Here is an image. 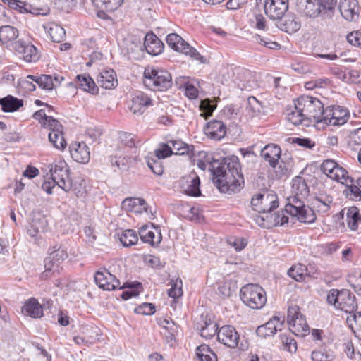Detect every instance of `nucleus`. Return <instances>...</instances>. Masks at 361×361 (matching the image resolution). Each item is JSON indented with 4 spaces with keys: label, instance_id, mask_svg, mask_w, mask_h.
<instances>
[{
    "label": "nucleus",
    "instance_id": "1a4fd4ad",
    "mask_svg": "<svg viewBox=\"0 0 361 361\" xmlns=\"http://www.w3.org/2000/svg\"><path fill=\"white\" fill-rule=\"evenodd\" d=\"M349 111L341 106H331L324 109L323 114L319 122L327 126H340L348 121Z\"/></svg>",
    "mask_w": 361,
    "mask_h": 361
},
{
    "label": "nucleus",
    "instance_id": "680f3d73",
    "mask_svg": "<svg viewBox=\"0 0 361 361\" xmlns=\"http://www.w3.org/2000/svg\"><path fill=\"white\" fill-rule=\"evenodd\" d=\"M121 287H123L122 288H124L126 287L131 288L130 290H125L122 293L121 298H122V299H123L125 300H128V299L131 298L132 297L137 296L142 289L141 283H138V282L135 285H133V284H128V286L123 285V286H121Z\"/></svg>",
    "mask_w": 361,
    "mask_h": 361
},
{
    "label": "nucleus",
    "instance_id": "2eb2a0df",
    "mask_svg": "<svg viewBox=\"0 0 361 361\" xmlns=\"http://www.w3.org/2000/svg\"><path fill=\"white\" fill-rule=\"evenodd\" d=\"M13 49L20 58L27 63L37 62L40 58L37 47L31 42L18 40L14 43Z\"/></svg>",
    "mask_w": 361,
    "mask_h": 361
},
{
    "label": "nucleus",
    "instance_id": "20e7f679",
    "mask_svg": "<svg viewBox=\"0 0 361 361\" xmlns=\"http://www.w3.org/2000/svg\"><path fill=\"white\" fill-rule=\"evenodd\" d=\"M243 302L254 310L262 308L267 303V297L264 288L255 283H248L243 286L240 291Z\"/></svg>",
    "mask_w": 361,
    "mask_h": 361
},
{
    "label": "nucleus",
    "instance_id": "a878e982",
    "mask_svg": "<svg viewBox=\"0 0 361 361\" xmlns=\"http://www.w3.org/2000/svg\"><path fill=\"white\" fill-rule=\"evenodd\" d=\"M8 5L12 9L20 13L30 12L35 15L45 16L49 12V8L47 6L30 8V6L27 4L20 0H8Z\"/></svg>",
    "mask_w": 361,
    "mask_h": 361
},
{
    "label": "nucleus",
    "instance_id": "f8f14e48",
    "mask_svg": "<svg viewBox=\"0 0 361 361\" xmlns=\"http://www.w3.org/2000/svg\"><path fill=\"white\" fill-rule=\"evenodd\" d=\"M251 205L252 209L257 212H270L278 207V197L274 192L263 191L253 195Z\"/></svg>",
    "mask_w": 361,
    "mask_h": 361
},
{
    "label": "nucleus",
    "instance_id": "603ef678",
    "mask_svg": "<svg viewBox=\"0 0 361 361\" xmlns=\"http://www.w3.org/2000/svg\"><path fill=\"white\" fill-rule=\"evenodd\" d=\"M286 119L294 126H298L306 120V117L301 111L295 109L294 106L286 109Z\"/></svg>",
    "mask_w": 361,
    "mask_h": 361
},
{
    "label": "nucleus",
    "instance_id": "a211bd4d",
    "mask_svg": "<svg viewBox=\"0 0 361 361\" xmlns=\"http://www.w3.org/2000/svg\"><path fill=\"white\" fill-rule=\"evenodd\" d=\"M200 184L199 176L194 171L183 176L179 180L181 191L189 196L200 195Z\"/></svg>",
    "mask_w": 361,
    "mask_h": 361
},
{
    "label": "nucleus",
    "instance_id": "6e6d98bb",
    "mask_svg": "<svg viewBox=\"0 0 361 361\" xmlns=\"http://www.w3.org/2000/svg\"><path fill=\"white\" fill-rule=\"evenodd\" d=\"M294 216L297 217L300 221L305 224L313 223L317 219L313 207L311 208L307 206H305L301 211H300V214H295Z\"/></svg>",
    "mask_w": 361,
    "mask_h": 361
},
{
    "label": "nucleus",
    "instance_id": "423d86ee",
    "mask_svg": "<svg viewBox=\"0 0 361 361\" xmlns=\"http://www.w3.org/2000/svg\"><path fill=\"white\" fill-rule=\"evenodd\" d=\"M287 322L290 331L296 336L304 337L310 332V327L300 308L296 305L288 309Z\"/></svg>",
    "mask_w": 361,
    "mask_h": 361
},
{
    "label": "nucleus",
    "instance_id": "39448f33",
    "mask_svg": "<svg viewBox=\"0 0 361 361\" xmlns=\"http://www.w3.org/2000/svg\"><path fill=\"white\" fill-rule=\"evenodd\" d=\"M329 304L333 305L335 308L347 313H352L357 309L355 297L350 290L343 289L338 290L331 289L326 298Z\"/></svg>",
    "mask_w": 361,
    "mask_h": 361
},
{
    "label": "nucleus",
    "instance_id": "a19ab883",
    "mask_svg": "<svg viewBox=\"0 0 361 361\" xmlns=\"http://www.w3.org/2000/svg\"><path fill=\"white\" fill-rule=\"evenodd\" d=\"M288 275L298 282H302L309 276V273L306 265L297 263L288 270Z\"/></svg>",
    "mask_w": 361,
    "mask_h": 361
},
{
    "label": "nucleus",
    "instance_id": "72a5a7b5",
    "mask_svg": "<svg viewBox=\"0 0 361 361\" xmlns=\"http://www.w3.org/2000/svg\"><path fill=\"white\" fill-rule=\"evenodd\" d=\"M122 208L134 213H142L147 210V203L141 198L129 197L122 202Z\"/></svg>",
    "mask_w": 361,
    "mask_h": 361
},
{
    "label": "nucleus",
    "instance_id": "e2e57ef3",
    "mask_svg": "<svg viewBox=\"0 0 361 361\" xmlns=\"http://www.w3.org/2000/svg\"><path fill=\"white\" fill-rule=\"evenodd\" d=\"M168 142L171 146L173 154L183 155L188 153V146L180 140H169Z\"/></svg>",
    "mask_w": 361,
    "mask_h": 361
},
{
    "label": "nucleus",
    "instance_id": "0e129e2a",
    "mask_svg": "<svg viewBox=\"0 0 361 361\" xmlns=\"http://www.w3.org/2000/svg\"><path fill=\"white\" fill-rule=\"evenodd\" d=\"M33 117L35 119L37 120L45 128H49L51 126L50 124H52V121H57L52 116H47L44 110L43 109H40L36 111L34 114Z\"/></svg>",
    "mask_w": 361,
    "mask_h": 361
},
{
    "label": "nucleus",
    "instance_id": "cd10ccee",
    "mask_svg": "<svg viewBox=\"0 0 361 361\" xmlns=\"http://www.w3.org/2000/svg\"><path fill=\"white\" fill-rule=\"evenodd\" d=\"M205 133L210 138L219 140L226 134V126L221 121L212 120L207 123Z\"/></svg>",
    "mask_w": 361,
    "mask_h": 361
},
{
    "label": "nucleus",
    "instance_id": "4c0bfd02",
    "mask_svg": "<svg viewBox=\"0 0 361 361\" xmlns=\"http://www.w3.org/2000/svg\"><path fill=\"white\" fill-rule=\"evenodd\" d=\"M288 216L286 214V212L279 210L277 212L272 213L271 211L269 212V222L265 224L267 229L272 228L274 227L283 226L288 221Z\"/></svg>",
    "mask_w": 361,
    "mask_h": 361
},
{
    "label": "nucleus",
    "instance_id": "052dcab7",
    "mask_svg": "<svg viewBox=\"0 0 361 361\" xmlns=\"http://www.w3.org/2000/svg\"><path fill=\"white\" fill-rule=\"evenodd\" d=\"M280 339L283 346V349L290 352L295 353L297 350V343L290 334H281Z\"/></svg>",
    "mask_w": 361,
    "mask_h": 361
},
{
    "label": "nucleus",
    "instance_id": "a18cd8bd",
    "mask_svg": "<svg viewBox=\"0 0 361 361\" xmlns=\"http://www.w3.org/2000/svg\"><path fill=\"white\" fill-rule=\"evenodd\" d=\"M334 358V353L324 345L312 350L311 354L312 361H332Z\"/></svg>",
    "mask_w": 361,
    "mask_h": 361
},
{
    "label": "nucleus",
    "instance_id": "774afa93",
    "mask_svg": "<svg viewBox=\"0 0 361 361\" xmlns=\"http://www.w3.org/2000/svg\"><path fill=\"white\" fill-rule=\"evenodd\" d=\"M147 166L150 168L152 171L156 175L161 176L164 173V166H162L160 159L149 158L147 160Z\"/></svg>",
    "mask_w": 361,
    "mask_h": 361
},
{
    "label": "nucleus",
    "instance_id": "f03ea898",
    "mask_svg": "<svg viewBox=\"0 0 361 361\" xmlns=\"http://www.w3.org/2000/svg\"><path fill=\"white\" fill-rule=\"evenodd\" d=\"M143 84L149 90L165 92L172 87V76L166 69L147 66L143 73Z\"/></svg>",
    "mask_w": 361,
    "mask_h": 361
},
{
    "label": "nucleus",
    "instance_id": "6e6552de",
    "mask_svg": "<svg viewBox=\"0 0 361 361\" xmlns=\"http://www.w3.org/2000/svg\"><path fill=\"white\" fill-rule=\"evenodd\" d=\"M51 176L57 181V185L65 191L72 188V180L69 176V167L61 157L55 159L50 169Z\"/></svg>",
    "mask_w": 361,
    "mask_h": 361
},
{
    "label": "nucleus",
    "instance_id": "7c9ffc66",
    "mask_svg": "<svg viewBox=\"0 0 361 361\" xmlns=\"http://www.w3.org/2000/svg\"><path fill=\"white\" fill-rule=\"evenodd\" d=\"M97 80L100 86L106 90L115 88L118 85L116 74L113 69L102 70Z\"/></svg>",
    "mask_w": 361,
    "mask_h": 361
},
{
    "label": "nucleus",
    "instance_id": "5701e85b",
    "mask_svg": "<svg viewBox=\"0 0 361 361\" xmlns=\"http://www.w3.org/2000/svg\"><path fill=\"white\" fill-rule=\"evenodd\" d=\"M283 324V319L274 316L267 323L259 326L257 329L256 333L261 338L274 336L277 331L281 330Z\"/></svg>",
    "mask_w": 361,
    "mask_h": 361
},
{
    "label": "nucleus",
    "instance_id": "ea45409f",
    "mask_svg": "<svg viewBox=\"0 0 361 361\" xmlns=\"http://www.w3.org/2000/svg\"><path fill=\"white\" fill-rule=\"evenodd\" d=\"M235 82L241 90L250 87V82L252 78V74L250 71L244 68H236L234 72Z\"/></svg>",
    "mask_w": 361,
    "mask_h": 361
},
{
    "label": "nucleus",
    "instance_id": "f704fd0d",
    "mask_svg": "<svg viewBox=\"0 0 361 361\" xmlns=\"http://www.w3.org/2000/svg\"><path fill=\"white\" fill-rule=\"evenodd\" d=\"M332 204L333 199L329 196L316 197L312 203L314 212H317L318 214L323 216L329 215Z\"/></svg>",
    "mask_w": 361,
    "mask_h": 361
},
{
    "label": "nucleus",
    "instance_id": "0eeeda50",
    "mask_svg": "<svg viewBox=\"0 0 361 361\" xmlns=\"http://www.w3.org/2000/svg\"><path fill=\"white\" fill-rule=\"evenodd\" d=\"M68 257L66 250L62 248L61 245L56 244L49 249V257L45 260V270L42 274V278L51 277L55 273L59 272V264Z\"/></svg>",
    "mask_w": 361,
    "mask_h": 361
},
{
    "label": "nucleus",
    "instance_id": "2f4dec72",
    "mask_svg": "<svg viewBox=\"0 0 361 361\" xmlns=\"http://www.w3.org/2000/svg\"><path fill=\"white\" fill-rule=\"evenodd\" d=\"M24 105V101L13 95L8 94L0 98L1 110L6 113H11L18 111Z\"/></svg>",
    "mask_w": 361,
    "mask_h": 361
},
{
    "label": "nucleus",
    "instance_id": "9d476101",
    "mask_svg": "<svg viewBox=\"0 0 361 361\" xmlns=\"http://www.w3.org/2000/svg\"><path fill=\"white\" fill-rule=\"evenodd\" d=\"M166 43L173 49L190 56L194 60L204 62V57L192 47L190 46L180 35L176 33L169 34Z\"/></svg>",
    "mask_w": 361,
    "mask_h": 361
},
{
    "label": "nucleus",
    "instance_id": "4468645a",
    "mask_svg": "<svg viewBox=\"0 0 361 361\" xmlns=\"http://www.w3.org/2000/svg\"><path fill=\"white\" fill-rule=\"evenodd\" d=\"M94 278L96 284L103 290L112 291L123 288L120 281L105 268L97 271Z\"/></svg>",
    "mask_w": 361,
    "mask_h": 361
},
{
    "label": "nucleus",
    "instance_id": "f257e3e1",
    "mask_svg": "<svg viewBox=\"0 0 361 361\" xmlns=\"http://www.w3.org/2000/svg\"><path fill=\"white\" fill-rule=\"evenodd\" d=\"M226 168L218 167L214 170L213 182L221 192L238 190L244 184L239 159L233 156L226 159Z\"/></svg>",
    "mask_w": 361,
    "mask_h": 361
},
{
    "label": "nucleus",
    "instance_id": "9b49d317",
    "mask_svg": "<svg viewBox=\"0 0 361 361\" xmlns=\"http://www.w3.org/2000/svg\"><path fill=\"white\" fill-rule=\"evenodd\" d=\"M135 147V135L126 132L119 133L111 145V152L115 157L123 158Z\"/></svg>",
    "mask_w": 361,
    "mask_h": 361
},
{
    "label": "nucleus",
    "instance_id": "f3484780",
    "mask_svg": "<svg viewBox=\"0 0 361 361\" xmlns=\"http://www.w3.org/2000/svg\"><path fill=\"white\" fill-rule=\"evenodd\" d=\"M52 124L47 128L49 130L48 138L53 147L60 152H63L67 147L64 137L63 127L59 121H52Z\"/></svg>",
    "mask_w": 361,
    "mask_h": 361
},
{
    "label": "nucleus",
    "instance_id": "aec40b11",
    "mask_svg": "<svg viewBox=\"0 0 361 361\" xmlns=\"http://www.w3.org/2000/svg\"><path fill=\"white\" fill-rule=\"evenodd\" d=\"M141 240L152 246L159 245L162 239L161 230L152 224L144 225L139 229Z\"/></svg>",
    "mask_w": 361,
    "mask_h": 361
},
{
    "label": "nucleus",
    "instance_id": "7ed1b4c3",
    "mask_svg": "<svg viewBox=\"0 0 361 361\" xmlns=\"http://www.w3.org/2000/svg\"><path fill=\"white\" fill-rule=\"evenodd\" d=\"M295 109L301 111L306 120L319 122L324 112V104L317 97L302 94L294 101Z\"/></svg>",
    "mask_w": 361,
    "mask_h": 361
},
{
    "label": "nucleus",
    "instance_id": "09e8293b",
    "mask_svg": "<svg viewBox=\"0 0 361 361\" xmlns=\"http://www.w3.org/2000/svg\"><path fill=\"white\" fill-rule=\"evenodd\" d=\"M196 354L200 361H217V356L210 347L206 344L198 346Z\"/></svg>",
    "mask_w": 361,
    "mask_h": 361
},
{
    "label": "nucleus",
    "instance_id": "58836bf2",
    "mask_svg": "<svg viewBox=\"0 0 361 361\" xmlns=\"http://www.w3.org/2000/svg\"><path fill=\"white\" fill-rule=\"evenodd\" d=\"M306 198H300V197L290 196L288 197V202L285 206L284 211L287 214H290L294 216L295 214H300V211L305 206L304 200Z\"/></svg>",
    "mask_w": 361,
    "mask_h": 361
},
{
    "label": "nucleus",
    "instance_id": "e433bc0d",
    "mask_svg": "<svg viewBox=\"0 0 361 361\" xmlns=\"http://www.w3.org/2000/svg\"><path fill=\"white\" fill-rule=\"evenodd\" d=\"M291 196L307 198L310 190L305 180L301 177H296L292 181Z\"/></svg>",
    "mask_w": 361,
    "mask_h": 361
},
{
    "label": "nucleus",
    "instance_id": "4be33fe9",
    "mask_svg": "<svg viewBox=\"0 0 361 361\" xmlns=\"http://www.w3.org/2000/svg\"><path fill=\"white\" fill-rule=\"evenodd\" d=\"M152 105L153 100L152 98L147 94L140 92L132 97L130 110L134 114L141 115Z\"/></svg>",
    "mask_w": 361,
    "mask_h": 361
},
{
    "label": "nucleus",
    "instance_id": "de8ad7c7",
    "mask_svg": "<svg viewBox=\"0 0 361 361\" xmlns=\"http://www.w3.org/2000/svg\"><path fill=\"white\" fill-rule=\"evenodd\" d=\"M331 80L325 77L315 78L304 83V87L309 91L325 89L331 86Z\"/></svg>",
    "mask_w": 361,
    "mask_h": 361
},
{
    "label": "nucleus",
    "instance_id": "412c9836",
    "mask_svg": "<svg viewBox=\"0 0 361 361\" xmlns=\"http://www.w3.org/2000/svg\"><path fill=\"white\" fill-rule=\"evenodd\" d=\"M69 152L72 159L76 162L86 164L90 159V152L84 142H72L69 145Z\"/></svg>",
    "mask_w": 361,
    "mask_h": 361
},
{
    "label": "nucleus",
    "instance_id": "5fc2aeb1",
    "mask_svg": "<svg viewBox=\"0 0 361 361\" xmlns=\"http://www.w3.org/2000/svg\"><path fill=\"white\" fill-rule=\"evenodd\" d=\"M119 240L123 246L130 247L137 243L138 236L134 230L127 229L122 232Z\"/></svg>",
    "mask_w": 361,
    "mask_h": 361
},
{
    "label": "nucleus",
    "instance_id": "79ce46f5",
    "mask_svg": "<svg viewBox=\"0 0 361 361\" xmlns=\"http://www.w3.org/2000/svg\"><path fill=\"white\" fill-rule=\"evenodd\" d=\"M78 86L84 91L88 92L92 94L98 93V87L92 78L86 75H79L77 76Z\"/></svg>",
    "mask_w": 361,
    "mask_h": 361
},
{
    "label": "nucleus",
    "instance_id": "3c124183",
    "mask_svg": "<svg viewBox=\"0 0 361 361\" xmlns=\"http://www.w3.org/2000/svg\"><path fill=\"white\" fill-rule=\"evenodd\" d=\"M27 78L34 80L35 82L42 89L47 90H51L54 89V80L51 75L42 74L39 76H36L28 75Z\"/></svg>",
    "mask_w": 361,
    "mask_h": 361
},
{
    "label": "nucleus",
    "instance_id": "864d4df0",
    "mask_svg": "<svg viewBox=\"0 0 361 361\" xmlns=\"http://www.w3.org/2000/svg\"><path fill=\"white\" fill-rule=\"evenodd\" d=\"M348 283L361 295V269H354L347 276Z\"/></svg>",
    "mask_w": 361,
    "mask_h": 361
},
{
    "label": "nucleus",
    "instance_id": "ddd939ff",
    "mask_svg": "<svg viewBox=\"0 0 361 361\" xmlns=\"http://www.w3.org/2000/svg\"><path fill=\"white\" fill-rule=\"evenodd\" d=\"M321 171L329 178L339 183L350 182L348 172L333 159H326L321 164Z\"/></svg>",
    "mask_w": 361,
    "mask_h": 361
},
{
    "label": "nucleus",
    "instance_id": "8fccbe9b",
    "mask_svg": "<svg viewBox=\"0 0 361 361\" xmlns=\"http://www.w3.org/2000/svg\"><path fill=\"white\" fill-rule=\"evenodd\" d=\"M94 5L99 8L111 12L119 8L124 0H91Z\"/></svg>",
    "mask_w": 361,
    "mask_h": 361
},
{
    "label": "nucleus",
    "instance_id": "4d7b16f0",
    "mask_svg": "<svg viewBox=\"0 0 361 361\" xmlns=\"http://www.w3.org/2000/svg\"><path fill=\"white\" fill-rule=\"evenodd\" d=\"M347 323L353 332L361 340V312L348 317Z\"/></svg>",
    "mask_w": 361,
    "mask_h": 361
},
{
    "label": "nucleus",
    "instance_id": "bb28decb",
    "mask_svg": "<svg viewBox=\"0 0 361 361\" xmlns=\"http://www.w3.org/2000/svg\"><path fill=\"white\" fill-rule=\"evenodd\" d=\"M339 10L342 16L348 21L355 20L358 17V3L357 0H341Z\"/></svg>",
    "mask_w": 361,
    "mask_h": 361
},
{
    "label": "nucleus",
    "instance_id": "338daca9",
    "mask_svg": "<svg viewBox=\"0 0 361 361\" xmlns=\"http://www.w3.org/2000/svg\"><path fill=\"white\" fill-rule=\"evenodd\" d=\"M343 80L348 83L360 84L361 72L358 70H350L344 74Z\"/></svg>",
    "mask_w": 361,
    "mask_h": 361
},
{
    "label": "nucleus",
    "instance_id": "13d9d810",
    "mask_svg": "<svg viewBox=\"0 0 361 361\" xmlns=\"http://www.w3.org/2000/svg\"><path fill=\"white\" fill-rule=\"evenodd\" d=\"M218 325L214 322H206L204 326L200 329V335L202 337L209 339L213 338L215 335L217 336Z\"/></svg>",
    "mask_w": 361,
    "mask_h": 361
},
{
    "label": "nucleus",
    "instance_id": "c03bdc74",
    "mask_svg": "<svg viewBox=\"0 0 361 361\" xmlns=\"http://www.w3.org/2000/svg\"><path fill=\"white\" fill-rule=\"evenodd\" d=\"M300 27V22L294 15H287L281 25V29L288 33H294Z\"/></svg>",
    "mask_w": 361,
    "mask_h": 361
},
{
    "label": "nucleus",
    "instance_id": "37998d69",
    "mask_svg": "<svg viewBox=\"0 0 361 361\" xmlns=\"http://www.w3.org/2000/svg\"><path fill=\"white\" fill-rule=\"evenodd\" d=\"M346 221L348 227L351 231H356L358 228L359 224H361V215L357 207H351L348 208L346 214Z\"/></svg>",
    "mask_w": 361,
    "mask_h": 361
},
{
    "label": "nucleus",
    "instance_id": "393cba45",
    "mask_svg": "<svg viewBox=\"0 0 361 361\" xmlns=\"http://www.w3.org/2000/svg\"><path fill=\"white\" fill-rule=\"evenodd\" d=\"M281 149L279 145L274 143L267 144L261 150V156L269 166L275 168L281 157Z\"/></svg>",
    "mask_w": 361,
    "mask_h": 361
},
{
    "label": "nucleus",
    "instance_id": "69168bd1",
    "mask_svg": "<svg viewBox=\"0 0 361 361\" xmlns=\"http://www.w3.org/2000/svg\"><path fill=\"white\" fill-rule=\"evenodd\" d=\"M155 306L152 303L144 302L134 309V312L141 315H152L155 312Z\"/></svg>",
    "mask_w": 361,
    "mask_h": 361
},
{
    "label": "nucleus",
    "instance_id": "49530a36",
    "mask_svg": "<svg viewBox=\"0 0 361 361\" xmlns=\"http://www.w3.org/2000/svg\"><path fill=\"white\" fill-rule=\"evenodd\" d=\"M350 182L341 183V184L345 185L346 188L344 192L346 197L353 201H358L361 200V189L357 184H354L353 179L350 177Z\"/></svg>",
    "mask_w": 361,
    "mask_h": 361
},
{
    "label": "nucleus",
    "instance_id": "6ab92c4d",
    "mask_svg": "<svg viewBox=\"0 0 361 361\" xmlns=\"http://www.w3.org/2000/svg\"><path fill=\"white\" fill-rule=\"evenodd\" d=\"M288 8V0H265L264 11L271 19H281Z\"/></svg>",
    "mask_w": 361,
    "mask_h": 361
},
{
    "label": "nucleus",
    "instance_id": "c9c22d12",
    "mask_svg": "<svg viewBox=\"0 0 361 361\" xmlns=\"http://www.w3.org/2000/svg\"><path fill=\"white\" fill-rule=\"evenodd\" d=\"M19 36L18 30L11 25L0 27V42L2 44L8 45L13 43Z\"/></svg>",
    "mask_w": 361,
    "mask_h": 361
},
{
    "label": "nucleus",
    "instance_id": "bf43d9fd",
    "mask_svg": "<svg viewBox=\"0 0 361 361\" xmlns=\"http://www.w3.org/2000/svg\"><path fill=\"white\" fill-rule=\"evenodd\" d=\"M173 154V151L168 142L166 143H159L157 148L154 150V154L158 159H166Z\"/></svg>",
    "mask_w": 361,
    "mask_h": 361
},
{
    "label": "nucleus",
    "instance_id": "dca6fc26",
    "mask_svg": "<svg viewBox=\"0 0 361 361\" xmlns=\"http://www.w3.org/2000/svg\"><path fill=\"white\" fill-rule=\"evenodd\" d=\"M240 334L232 325H224L217 332V341L229 348H235L238 345Z\"/></svg>",
    "mask_w": 361,
    "mask_h": 361
},
{
    "label": "nucleus",
    "instance_id": "c85d7f7f",
    "mask_svg": "<svg viewBox=\"0 0 361 361\" xmlns=\"http://www.w3.org/2000/svg\"><path fill=\"white\" fill-rule=\"evenodd\" d=\"M144 45L147 52L153 56L160 54L164 48L161 40L154 33H147L145 35Z\"/></svg>",
    "mask_w": 361,
    "mask_h": 361
},
{
    "label": "nucleus",
    "instance_id": "b1692460",
    "mask_svg": "<svg viewBox=\"0 0 361 361\" xmlns=\"http://www.w3.org/2000/svg\"><path fill=\"white\" fill-rule=\"evenodd\" d=\"M21 313L33 319H39L44 316V308L37 298L32 297L24 302Z\"/></svg>",
    "mask_w": 361,
    "mask_h": 361
},
{
    "label": "nucleus",
    "instance_id": "473e14b6",
    "mask_svg": "<svg viewBox=\"0 0 361 361\" xmlns=\"http://www.w3.org/2000/svg\"><path fill=\"white\" fill-rule=\"evenodd\" d=\"M44 29L53 42L60 43L66 37L65 30L55 23H47L44 25Z\"/></svg>",
    "mask_w": 361,
    "mask_h": 361
},
{
    "label": "nucleus",
    "instance_id": "c756f323",
    "mask_svg": "<svg viewBox=\"0 0 361 361\" xmlns=\"http://www.w3.org/2000/svg\"><path fill=\"white\" fill-rule=\"evenodd\" d=\"M295 6L299 12L309 17L316 16L320 11L317 0H295Z\"/></svg>",
    "mask_w": 361,
    "mask_h": 361
}]
</instances>
